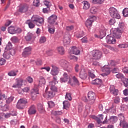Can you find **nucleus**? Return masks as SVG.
Instances as JSON below:
<instances>
[{
  "label": "nucleus",
  "mask_w": 128,
  "mask_h": 128,
  "mask_svg": "<svg viewBox=\"0 0 128 128\" xmlns=\"http://www.w3.org/2000/svg\"><path fill=\"white\" fill-rule=\"evenodd\" d=\"M32 38V34H28V35L26 36H25V38L26 40H27L28 42H29L30 40Z\"/></svg>",
  "instance_id": "44"
},
{
  "label": "nucleus",
  "mask_w": 128,
  "mask_h": 128,
  "mask_svg": "<svg viewBox=\"0 0 128 128\" xmlns=\"http://www.w3.org/2000/svg\"><path fill=\"white\" fill-rule=\"evenodd\" d=\"M36 66H42V62L40 59H38L36 62Z\"/></svg>",
  "instance_id": "59"
},
{
  "label": "nucleus",
  "mask_w": 128,
  "mask_h": 128,
  "mask_svg": "<svg viewBox=\"0 0 128 128\" xmlns=\"http://www.w3.org/2000/svg\"><path fill=\"white\" fill-rule=\"evenodd\" d=\"M44 22V19L42 18H38L36 22H34V24H36V26H40V24H42Z\"/></svg>",
  "instance_id": "27"
},
{
  "label": "nucleus",
  "mask_w": 128,
  "mask_h": 128,
  "mask_svg": "<svg viewBox=\"0 0 128 128\" xmlns=\"http://www.w3.org/2000/svg\"><path fill=\"white\" fill-rule=\"evenodd\" d=\"M6 99V96L4 94H2V92L0 91V108H4V104L2 103V100Z\"/></svg>",
  "instance_id": "25"
},
{
  "label": "nucleus",
  "mask_w": 128,
  "mask_h": 128,
  "mask_svg": "<svg viewBox=\"0 0 128 128\" xmlns=\"http://www.w3.org/2000/svg\"><path fill=\"white\" fill-rule=\"evenodd\" d=\"M39 84L44 86L46 84V79L43 76H40L39 79Z\"/></svg>",
  "instance_id": "35"
},
{
  "label": "nucleus",
  "mask_w": 128,
  "mask_h": 128,
  "mask_svg": "<svg viewBox=\"0 0 128 128\" xmlns=\"http://www.w3.org/2000/svg\"><path fill=\"white\" fill-rule=\"evenodd\" d=\"M38 108L40 112H42L44 111V106L42 104H38Z\"/></svg>",
  "instance_id": "42"
},
{
  "label": "nucleus",
  "mask_w": 128,
  "mask_h": 128,
  "mask_svg": "<svg viewBox=\"0 0 128 128\" xmlns=\"http://www.w3.org/2000/svg\"><path fill=\"white\" fill-rule=\"evenodd\" d=\"M92 84H102V80L100 78H96L92 82Z\"/></svg>",
  "instance_id": "31"
},
{
  "label": "nucleus",
  "mask_w": 128,
  "mask_h": 128,
  "mask_svg": "<svg viewBox=\"0 0 128 128\" xmlns=\"http://www.w3.org/2000/svg\"><path fill=\"white\" fill-rule=\"evenodd\" d=\"M69 58L70 60H74V62H78V57L74 56H69Z\"/></svg>",
  "instance_id": "50"
},
{
  "label": "nucleus",
  "mask_w": 128,
  "mask_h": 128,
  "mask_svg": "<svg viewBox=\"0 0 128 128\" xmlns=\"http://www.w3.org/2000/svg\"><path fill=\"white\" fill-rule=\"evenodd\" d=\"M56 92H58V88L56 86V83L54 82H50L46 88L44 96L48 98H52L56 95Z\"/></svg>",
  "instance_id": "1"
},
{
  "label": "nucleus",
  "mask_w": 128,
  "mask_h": 128,
  "mask_svg": "<svg viewBox=\"0 0 128 128\" xmlns=\"http://www.w3.org/2000/svg\"><path fill=\"white\" fill-rule=\"evenodd\" d=\"M87 76H88V74H86V72L84 70H81L80 73V78H82V80H86Z\"/></svg>",
  "instance_id": "23"
},
{
  "label": "nucleus",
  "mask_w": 128,
  "mask_h": 128,
  "mask_svg": "<svg viewBox=\"0 0 128 128\" xmlns=\"http://www.w3.org/2000/svg\"><path fill=\"white\" fill-rule=\"evenodd\" d=\"M120 97L118 96L116 97L114 99V104H120Z\"/></svg>",
  "instance_id": "62"
},
{
  "label": "nucleus",
  "mask_w": 128,
  "mask_h": 128,
  "mask_svg": "<svg viewBox=\"0 0 128 128\" xmlns=\"http://www.w3.org/2000/svg\"><path fill=\"white\" fill-rule=\"evenodd\" d=\"M28 114H34L36 113V108L34 105H32L30 106L28 110Z\"/></svg>",
  "instance_id": "21"
},
{
  "label": "nucleus",
  "mask_w": 128,
  "mask_h": 128,
  "mask_svg": "<svg viewBox=\"0 0 128 128\" xmlns=\"http://www.w3.org/2000/svg\"><path fill=\"white\" fill-rule=\"evenodd\" d=\"M48 31L49 32L50 34H54V30H56L54 26L48 25Z\"/></svg>",
  "instance_id": "28"
},
{
  "label": "nucleus",
  "mask_w": 128,
  "mask_h": 128,
  "mask_svg": "<svg viewBox=\"0 0 128 128\" xmlns=\"http://www.w3.org/2000/svg\"><path fill=\"white\" fill-rule=\"evenodd\" d=\"M32 20H28L26 21V24H28L30 28H34L35 26L34 24L33 23Z\"/></svg>",
  "instance_id": "26"
},
{
  "label": "nucleus",
  "mask_w": 128,
  "mask_h": 128,
  "mask_svg": "<svg viewBox=\"0 0 128 128\" xmlns=\"http://www.w3.org/2000/svg\"><path fill=\"white\" fill-rule=\"evenodd\" d=\"M122 14L124 16H125V18L128 16V8H125L122 11Z\"/></svg>",
  "instance_id": "45"
},
{
  "label": "nucleus",
  "mask_w": 128,
  "mask_h": 128,
  "mask_svg": "<svg viewBox=\"0 0 128 128\" xmlns=\"http://www.w3.org/2000/svg\"><path fill=\"white\" fill-rule=\"evenodd\" d=\"M11 40L14 44H16V42H20V39L17 36H14L12 37Z\"/></svg>",
  "instance_id": "40"
},
{
  "label": "nucleus",
  "mask_w": 128,
  "mask_h": 128,
  "mask_svg": "<svg viewBox=\"0 0 128 128\" xmlns=\"http://www.w3.org/2000/svg\"><path fill=\"white\" fill-rule=\"evenodd\" d=\"M122 82L124 84V86L128 88V79L124 78V79L122 80Z\"/></svg>",
  "instance_id": "49"
},
{
  "label": "nucleus",
  "mask_w": 128,
  "mask_h": 128,
  "mask_svg": "<svg viewBox=\"0 0 128 128\" xmlns=\"http://www.w3.org/2000/svg\"><path fill=\"white\" fill-rule=\"evenodd\" d=\"M120 110L122 112H125V110H126V106L124 104H122L120 106Z\"/></svg>",
  "instance_id": "56"
},
{
  "label": "nucleus",
  "mask_w": 128,
  "mask_h": 128,
  "mask_svg": "<svg viewBox=\"0 0 128 128\" xmlns=\"http://www.w3.org/2000/svg\"><path fill=\"white\" fill-rule=\"evenodd\" d=\"M96 20V16H92L88 19L85 23L86 28H88V29L90 30V28H92V22H94Z\"/></svg>",
  "instance_id": "6"
},
{
  "label": "nucleus",
  "mask_w": 128,
  "mask_h": 128,
  "mask_svg": "<svg viewBox=\"0 0 128 128\" xmlns=\"http://www.w3.org/2000/svg\"><path fill=\"white\" fill-rule=\"evenodd\" d=\"M88 98L90 104H92L96 100V94L92 91L89 92L88 94Z\"/></svg>",
  "instance_id": "9"
},
{
  "label": "nucleus",
  "mask_w": 128,
  "mask_h": 128,
  "mask_svg": "<svg viewBox=\"0 0 128 128\" xmlns=\"http://www.w3.org/2000/svg\"><path fill=\"white\" fill-rule=\"evenodd\" d=\"M60 64L62 66H63V68H68V62L64 60H60Z\"/></svg>",
  "instance_id": "24"
},
{
  "label": "nucleus",
  "mask_w": 128,
  "mask_h": 128,
  "mask_svg": "<svg viewBox=\"0 0 128 128\" xmlns=\"http://www.w3.org/2000/svg\"><path fill=\"white\" fill-rule=\"evenodd\" d=\"M82 4L83 6V10H86L90 8V4L88 1H83L82 2Z\"/></svg>",
  "instance_id": "22"
},
{
  "label": "nucleus",
  "mask_w": 128,
  "mask_h": 128,
  "mask_svg": "<svg viewBox=\"0 0 128 128\" xmlns=\"http://www.w3.org/2000/svg\"><path fill=\"white\" fill-rule=\"evenodd\" d=\"M58 16L56 14H52L48 18V22L50 26H55L58 28V22H56Z\"/></svg>",
  "instance_id": "3"
},
{
  "label": "nucleus",
  "mask_w": 128,
  "mask_h": 128,
  "mask_svg": "<svg viewBox=\"0 0 128 128\" xmlns=\"http://www.w3.org/2000/svg\"><path fill=\"white\" fill-rule=\"evenodd\" d=\"M128 46V45L126 44H120L118 45V48H126Z\"/></svg>",
  "instance_id": "51"
},
{
  "label": "nucleus",
  "mask_w": 128,
  "mask_h": 128,
  "mask_svg": "<svg viewBox=\"0 0 128 128\" xmlns=\"http://www.w3.org/2000/svg\"><path fill=\"white\" fill-rule=\"evenodd\" d=\"M32 22H36V20H38V19H40V18H38V16H33L32 18Z\"/></svg>",
  "instance_id": "63"
},
{
  "label": "nucleus",
  "mask_w": 128,
  "mask_h": 128,
  "mask_svg": "<svg viewBox=\"0 0 128 128\" xmlns=\"http://www.w3.org/2000/svg\"><path fill=\"white\" fill-rule=\"evenodd\" d=\"M18 70H12L10 72H8V76H16V74H18Z\"/></svg>",
  "instance_id": "38"
},
{
  "label": "nucleus",
  "mask_w": 128,
  "mask_h": 128,
  "mask_svg": "<svg viewBox=\"0 0 128 128\" xmlns=\"http://www.w3.org/2000/svg\"><path fill=\"white\" fill-rule=\"evenodd\" d=\"M124 28V23L123 22H120L118 24V27L116 28V30H114L113 32V36L116 38H120L122 33L123 30L122 29Z\"/></svg>",
  "instance_id": "2"
},
{
  "label": "nucleus",
  "mask_w": 128,
  "mask_h": 128,
  "mask_svg": "<svg viewBox=\"0 0 128 128\" xmlns=\"http://www.w3.org/2000/svg\"><path fill=\"white\" fill-rule=\"evenodd\" d=\"M120 126L122 128H128V123L126 122L124 120V116H121L120 118Z\"/></svg>",
  "instance_id": "13"
},
{
  "label": "nucleus",
  "mask_w": 128,
  "mask_h": 128,
  "mask_svg": "<svg viewBox=\"0 0 128 128\" xmlns=\"http://www.w3.org/2000/svg\"><path fill=\"white\" fill-rule=\"evenodd\" d=\"M92 2L93 4H102L104 3V0H92Z\"/></svg>",
  "instance_id": "41"
},
{
  "label": "nucleus",
  "mask_w": 128,
  "mask_h": 128,
  "mask_svg": "<svg viewBox=\"0 0 128 128\" xmlns=\"http://www.w3.org/2000/svg\"><path fill=\"white\" fill-rule=\"evenodd\" d=\"M51 66L52 68L50 72L52 76H58L60 72V68L54 64H52Z\"/></svg>",
  "instance_id": "11"
},
{
  "label": "nucleus",
  "mask_w": 128,
  "mask_h": 128,
  "mask_svg": "<svg viewBox=\"0 0 128 128\" xmlns=\"http://www.w3.org/2000/svg\"><path fill=\"white\" fill-rule=\"evenodd\" d=\"M57 52L60 54L62 56L64 54V48L62 46H59L57 48Z\"/></svg>",
  "instance_id": "30"
},
{
  "label": "nucleus",
  "mask_w": 128,
  "mask_h": 128,
  "mask_svg": "<svg viewBox=\"0 0 128 128\" xmlns=\"http://www.w3.org/2000/svg\"><path fill=\"white\" fill-rule=\"evenodd\" d=\"M16 82L13 84L12 88H20L22 86V82L24 80L22 79H16Z\"/></svg>",
  "instance_id": "19"
},
{
  "label": "nucleus",
  "mask_w": 128,
  "mask_h": 128,
  "mask_svg": "<svg viewBox=\"0 0 128 128\" xmlns=\"http://www.w3.org/2000/svg\"><path fill=\"white\" fill-rule=\"evenodd\" d=\"M106 40L107 44H116V38H114V36H112L110 35H108L106 36Z\"/></svg>",
  "instance_id": "15"
},
{
  "label": "nucleus",
  "mask_w": 128,
  "mask_h": 128,
  "mask_svg": "<svg viewBox=\"0 0 128 128\" xmlns=\"http://www.w3.org/2000/svg\"><path fill=\"white\" fill-rule=\"evenodd\" d=\"M14 96H10V98H8L7 100H6V103L7 104H10V102H12L14 100Z\"/></svg>",
  "instance_id": "55"
},
{
  "label": "nucleus",
  "mask_w": 128,
  "mask_h": 128,
  "mask_svg": "<svg viewBox=\"0 0 128 128\" xmlns=\"http://www.w3.org/2000/svg\"><path fill=\"white\" fill-rule=\"evenodd\" d=\"M63 44L64 46H68L70 44V34H67L64 35Z\"/></svg>",
  "instance_id": "14"
},
{
  "label": "nucleus",
  "mask_w": 128,
  "mask_h": 128,
  "mask_svg": "<svg viewBox=\"0 0 128 128\" xmlns=\"http://www.w3.org/2000/svg\"><path fill=\"white\" fill-rule=\"evenodd\" d=\"M52 114L53 116H62V112L60 111H52Z\"/></svg>",
  "instance_id": "43"
},
{
  "label": "nucleus",
  "mask_w": 128,
  "mask_h": 128,
  "mask_svg": "<svg viewBox=\"0 0 128 128\" xmlns=\"http://www.w3.org/2000/svg\"><path fill=\"white\" fill-rule=\"evenodd\" d=\"M28 8H30V5L25 4L19 8L18 12H26L28 10Z\"/></svg>",
  "instance_id": "16"
},
{
  "label": "nucleus",
  "mask_w": 128,
  "mask_h": 128,
  "mask_svg": "<svg viewBox=\"0 0 128 128\" xmlns=\"http://www.w3.org/2000/svg\"><path fill=\"white\" fill-rule=\"evenodd\" d=\"M40 3V0H34L33 2V5L34 6H39Z\"/></svg>",
  "instance_id": "48"
},
{
  "label": "nucleus",
  "mask_w": 128,
  "mask_h": 128,
  "mask_svg": "<svg viewBox=\"0 0 128 128\" xmlns=\"http://www.w3.org/2000/svg\"><path fill=\"white\" fill-rule=\"evenodd\" d=\"M3 56L4 58H6V60H8L9 58H10V50L5 51L3 54Z\"/></svg>",
  "instance_id": "32"
},
{
  "label": "nucleus",
  "mask_w": 128,
  "mask_h": 128,
  "mask_svg": "<svg viewBox=\"0 0 128 128\" xmlns=\"http://www.w3.org/2000/svg\"><path fill=\"white\" fill-rule=\"evenodd\" d=\"M26 80L29 82V84H32L34 82V80L32 79V78L30 76H28L26 78Z\"/></svg>",
  "instance_id": "57"
},
{
  "label": "nucleus",
  "mask_w": 128,
  "mask_h": 128,
  "mask_svg": "<svg viewBox=\"0 0 128 128\" xmlns=\"http://www.w3.org/2000/svg\"><path fill=\"white\" fill-rule=\"evenodd\" d=\"M110 121L112 124H114L115 122H118V117L116 116H112L110 118Z\"/></svg>",
  "instance_id": "39"
},
{
  "label": "nucleus",
  "mask_w": 128,
  "mask_h": 128,
  "mask_svg": "<svg viewBox=\"0 0 128 128\" xmlns=\"http://www.w3.org/2000/svg\"><path fill=\"white\" fill-rule=\"evenodd\" d=\"M103 72H106V74H102V76H108V74H110V68H106V67H104L103 69Z\"/></svg>",
  "instance_id": "37"
},
{
  "label": "nucleus",
  "mask_w": 128,
  "mask_h": 128,
  "mask_svg": "<svg viewBox=\"0 0 128 128\" xmlns=\"http://www.w3.org/2000/svg\"><path fill=\"white\" fill-rule=\"evenodd\" d=\"M109 12H110V16L112 18H118V19L120 18V14L118 12V10H116V8L114 7H111L110 8Z\"/></svg>",
  "instance_id": "4"
},
{
  "label": "nucleus",
  "mask_w": 128,
  "mask_h": 128,
  "mask_svg": "<svg viewBox=\"0 0 128 128\" xmlns=\"http://www.w3.org/2000/svg\"><path fill=\"white\" fill-rule=\"evenodd\" d=\"M26 104H28V100L26 99L21 98L18 100L16 104V108L19 110H22L24 108Z\"/></svg>",
  "instance_id": "5"
},
{
  "label": "nucleus",
  "mask_w": 128,
  "mask_h": 128,
  "mask_svg": "<svg viewBox=\"0 0 128 128\" xmlns=\"http://www.w3.org/2000/svg\"><path fill=\"white\" fill-rule=\"evenodd\" d=\"M74 30V26H72L66 27V30L68 32H70V30Z\"/></svg>",
  "instance_id": "61"
},
{
  "label": "nucleus",
  "mask_w": 128,
  "mask_h": 128,
  "mask_svg": "<svg viewBox=\"0 0 128 128\" xmlns=\"http://www.w3.org/2000/svg\"><path fill=\"white\" fill-rule=\"evenodd\" d=\"M102 52L98 50H94L92 52V56L93 58V60H98L102 58Z\"/></svg>",
  "instance_id": "7"
},
{
  "label": "nucleus",
  "mask_w": 128,
  "mask_h": 128,
  "mask_svg": "<svg viewBox=\"0 0 128 128\" xmlns=\"http://www.w3.org/2000/svg\"><path fill=\"white\" fill-rule=\"evenodd\" d=\"M38 94V88H34L31 90V96L32 98H34V96Z\"/></svg>",
  "instance_id": "29"
},
{
  "label": "nucleus",
  "mask_w": 128,
  "mask_h": 128,
  "mask_svg": "<svg viewBox=\"0 0 128 128\" xmlns=\"http://www.w3.org/2000/svg\"><path fill=\"white\" fill-rule=\"evenodd\" d=\"M50 8L47 7L46 8H44L42 11L44 14H48V12H50Z\"/></svg>",
  "instance_id": "60"
},
{
  "label": "nucleus",
  "mask_w": 128,
  "mask_h": 128,
  "mask_svg": "<svg viewBox=\"0 0 128 128\" xmlns=\"http://www.w3.org/2000/svg\"><path fill=\"white\" fill-rule=\"evenodd\" d=\"M106 29L104 28V26H102L100 30V38H102L106 36Z\"/></svg>",
  "instance_id": "18"
},
{
  "label": "nucleus",
  "mask_w": 128,
  "mask_h": 128,
  "mask_svg": "<svg viewBox=\"0 0 128 128\" xmlns=\"http://www.w3.org/2000/svg\"><path fill=\"white\" fill-rule=\"evenodd\" d=\"M65 98L66 100H72V94H70V93H66Z\"/></svg>",
  "instance_id": "46"
},
{
  "label": "nucleus",
  "mask_w": 128,
  "mask_h": 128,
  "mask_svg": "<svg viewBox=\"0 0 128 128\" xmlns=\"http://www.w3.org/2000/svg\"><path fill=\"white\" fill-rule=\"evenodd\" d=\"M63 106H64V108L65 110H68L70 106V102L68 101H64L63 102Z\"/></svg>",
  "instance_id": "33"
},
{
  "label": "nucleus",
  "mask_w": 128,
  "mask_h": 128,
  "mask_svg": "<svg viewBox=\"0 0 128 128\" xmlns=\"http://www.w3.org/2000/svg\"><path fill=\"white\" fill-rule=\"evenodd\" d=\"M12 48V44L10 42H8L5 48V51L8 52V50H10Z\"/></svg>",
  "instance_id": "36"
},
{
  "label": "nucleus",
  "mask_w": 128,
  "mask_h": 128,
  "mask_svg": "<svg viewBox=\"0 0 128 128\" xmlns=\"http://www.w3.org/2000/svg\"><path fill=\"white\" fill-rule=\"evenodd\" d=\"M6 60H4V58H2L0 59V66H4V64H6Z\"/></svg>",
  "instance_id": "58"
},
{
  "label": "nucleus",
  "mask_w": 128,
  "mask_h": 128,
  "mask_svg": "<svg viewBox=\"0 0 128 128\" xmlns=\"http://www.w3.org/2000/svg\"><path fill=\"white\" fill-rule=\"evenodd\" d=\"M49 108H54V102L52 101H49L48 102Z\"/></svg>",
  "instance_id": "54"
},
{
  "label": "nucleus",
  "mask_w": 128,
  "mask_h": 128,
  "mask_svg": "<svg viewBox=\"0 0 128 128\" xmlns=\"http://www.w3.org/2000/svg\"><path fill=\"white\" fill-rule=\"evenodd\" d=\"M46 42V39L44 36H42L40 38V44H44V42Z\"/></svg>",
  "instance_id": "53"
},
{
  "label": "nucleus",
  "mask_w": 128,
  "mask_h": 128,
  "mask_svg": "<svg viewBox=\"0 0 128 128\" xmlns=\"http://www.w3.org/2000/svg\"><path fill=\"white\" fill-rule=\"evenodd\" d=\"M32 48L30 46H28L26 48L22 53V56L24 58H26L28 56H30L32 54Z\"/></svg>",
  "instance_id": "10"
},
{
  "label": "nucleus",
  "mask_w": 128,
  "mask_h": 128,
  "mask_svg": "<svg viewBox=\"0 0 128 128\" xmlns=\"http://www.w3.org/2000/svg\"><path fill=\"white\" fill-rule=\"evenodd\" d=\"M60 80L63 82H68V84H70L72 86V82H70V76H68V74L66 72L64 74L63 78H60Z\"/></svg>",
  "instance_id": "17"
},
{
  "label": "nucleus",
  "mask_w": 128,
  "mask_h": 128,
  "mask_svg": "<svg viewBox=\"0 0 128 128\" xmlns=\"http://www.w3.org/2000/svg\"><path fill=\"white\" fill-rule=\"evenodd\" d=\"M72 80H73L75 84H77L78 86L80 84V83L78 82V78H76V76H74L72 77Z\"/></svg>",
  "instance_id": "52"
},
{
  "label": "nucleus",
  "mask_w": 128,
  "mask_h": 128,
  "mask_svg": "<svg viewBox=\"0 0 128 128\" xmlns=\"http://www.w3.org/2000/svg\"><path fill=\"white\" fill-rule=\"evenodd\" d=\"M8 32L11 34H20L22 32V29L20 28H14V26H10L8 28Z\"/></svg>",
  "instance_id": "8"
},
{
  "label": "nucleus",
  "mask_w": 128,
  "mask_h": 128,
  "mask_svg": "<svg viewBox=\"0 0 128 128\" xmlns=\"http://www.w3.org/2000/svg\"><path fill=\"white\" fill-rule=\"evenodd\" d=\"M80 52L76 46H72L70 50H69L70 54H76L78 56L80 54Z\"/></svg>",
  "instance_id": "12"
},
{
  "label": "nucleus",
  "mask_w": 128,
  "mask_h": 128,
  "mask_svg": "<svg viewBox=\"0 0 128 128\" xmlns=\"http://www.w3.org/2000/svg\"><path fill=\"white\" fill-rule=\"evenodd\" d=\"M110 92L114 96H118V89H116V87L114 85L110 86Z\"/></svg>",
  "instance_id": "20"
},
{
  "label": "nucleus",
  "mask_w": 128,
  "mask_h": 128,
  "mask_svg": "<svg viewBox=\"0 0 128 128\" xmlns=\"http://www.w3.org/2000/svg\"><path fill=\"white\" fill-rule=\"evenodd\" d=\"M116 78H123L124 80V75L122 74H116Z\"/></svg>",
  "instance_id": "64"
},
{
  "label": "nucleus",
  "mask_w": 128,
  "mask_h": 128,
  "mask_svg": "<svg viewBox=\"0 0 128 128\" xmlns=\"http://www.w3.org/2000/svg\"><path fill=\"white\" fill-rule=\"evenodd\" d=\"M44 4L46 6L47 8H50L52 6V2L48 1L45 0L44 1Z\"/></svg>",
  "instance_id": "47"
},
{
  "label": "nucleus",
  "mask_w": 128,
  "mask_h": 128,
  "mask_svg": "<svg viewBox=\"0 0 128 128\" xmlns=\"http://www.w3.org/2000/svg\"><path fill=\"white\" fill-rule=\"evenodd\" d=\"M98 8L96 6H93L90 9V14H96L98 13Z\"/></svg>",
  "instance_id": "34"
}]
</instances>
